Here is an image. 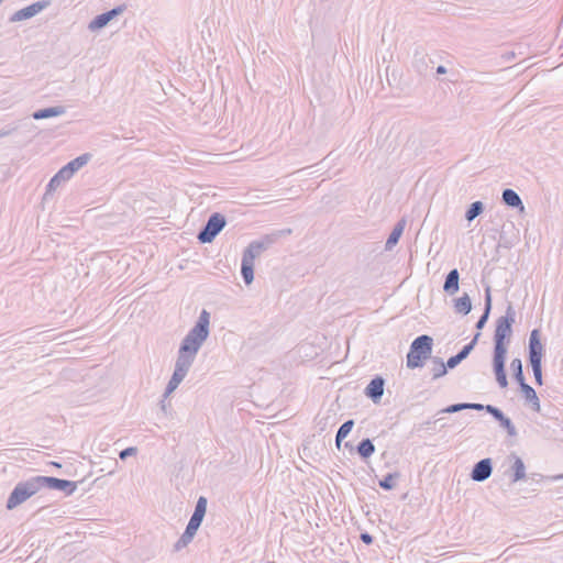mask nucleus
Returning <instances> with one entry per match:
<instances>
[{
    "instance_id": "21",
    "label": "nucleus",
    "mask_w": 563,
    "mask_h": 563,
    "mask_svg": "<svg viewBox=\"0 0 563 563\" xmlns=\"http://www.w3.org/2000/svg\"><path fill=\"white\" fill-rule=\"evenodd\" d=\"M519 386H520V389H521L526 400L532 405V408L534 410L539 411L540 410V401H539L536 390L530 385H528L526 382H522V384H520Z\"/></svg>"
},
{
    "instance_id": "48",
    "label": "nucleus",
    "mask_w": 563,
    "mask_h": 563,
    "mask_svg": "<svg viewBox=\"0 0 563 563\" xmlns=\"http://www.w3.org/2000/svg\"><path fill=\"white\" fill-rule=\"evenodd\" d=\"M456 358L462 362L463 360H465L466 357L460 353L455 354Z\"/></svg>"
},
{
    "instance_id": "12",
    "label": "nucleus",
    "mask_w": 563,
    "mask_h": 563,
    "mask_svg": "<svg viewBox=\"0 0 563 563\" xmlns=\"http://www.w3.org/2000/svg\"><path fill=\"white\" fill-rule=\"evenodd\" d=\"M48 5V1H37L25 8H22L15 11L10 16V22H20L24 20H29L36 14H38L42 10H44Z\"/></svg>"
},
{
    "instance_id": "3",
    "label": "nucleus",
    "mask_w": 563,
    "mask_h": 563,
    "mask_svg": "<svg viewBox=\"0 0 563 563\" xmlns=\"http://www.w3.org/2000/svg\"><path fill=\"white\" fill-rule=\"evenodd\" d=\"M433 339L430 335L422 334L417 336L410 344L407 353V367L410 369L419 368L424 365L432 354Z\"/></svg>"
},
{
    "instance_id": "45",
    "label": "nucleus",
    "mask_w": 563,
    "mask_h": 563,
    "mask_svg": "<svg viewBox=\"0 0 563 563\" xmlns=\"http://www.w3.org/2000/svg\"><path fill=\"white\" fill-rule=\"evenodd\" d=\"M163 398H164V399H162V400H161L159 405H161V409L166 413V412H167V408H168V407H170V405H169V404H166V401H165V399H166L167 397H164V396H163Z\"/></svg>"
},
{
    "instance_id": "10",
    "label": "nucleus",
    "mask_w": 563,
    "mask_h": 563,
    "mask_svg": "<svg viewBox=\"0 0 563 563\" xmlns=\"http://www.w3.org/2000/svg\"><path fill=\"white\" fill-rule=\"evenodd\" d=\"M124 10H125V5H118L109 11L98 14L89 22V24H88L89 31L95 32V31H98V30L107 26L111 20H113L114 18H117L118 15L123 13Z\"/></svg>"
},
{
    "instance_id": "9",
    "label": "nucleus",
    "mask_w": 563,
    "mask_h": 563,
    "mask_svg": "<svg viewBox=\"0 0 563 563\" xmlns=\"http://www.w3.org/2000/svg\"><path fill=\"white\" fill-rule=\"evenodd\" d=\"M209 324L210 313L206 309H203L200 312L196 324L189 330V332L186 335L191 336V339H196L199 342L203 343L210 333Z\"/></svg>"
},
{
    "instance_id": "36",
    "label": "nucleus",
    "mask_w": 563,
    "mask_h": 563,
    "mask_svg": "<svg viewBox=\"0 0 563 563\" xmlns=\"http://www.w3.org/2000/svg\"><path fill=\"white\" fill-rule=\"evenodd\" d=\"M479 335H481L479 333H476L475 336L473 338V340L470 343L465 344L459 353L464 355L465 357H467L470 355V353L473 351V349L475 347Z\"/></svg>"
},
{
    "instance_id": "50",
    "label": "nucleus",
    "mask_w": 563,
    "mask_h": 563,
    "mask_svg": "<svg viewBox=\"0 0 563 563\" xmlns=\"http://www.w3.org/2000/svg\"><path fill=\"white\" fill-rule=\"evenodd\" d=\"M3 0H0V4L2 3Z\"/></svg>"
},
{
    "instance_id": "19",
    "label": "nucleus",
    "mask_w": 563,
    "mask_h": 563,
    "mask_svg": "<svg viewBox=\"0 0 563 563\" xmlns=\"http://www.w3.org/2000/svg\"><path fill=\"white\" fill-rule=\"evenodd\" d=\"M65 112H66L65 107L56 106V107L38 109L33 112L32 117L35 120H43V119L63 115Z\"/></svg>"
},
{
    "instance_id": "35",
    "label": "nucleus",
    "mask_w": 563,
    "mask_h": 563,
    "mask_svg": "<svg viewBox=\"0 0 563 563\" xmlns=\"http://www.w3.org/2000/svg\"><path fill=\"white\" fill-rule=\"evenodd\" d=\"M466 409V402L453 404L440 410L438 413H455Z\"/></svg>"
},
{
    "instance_id": "5",
    "label": "nucleus",
    "mask_w": 563,
    "mask_h": 563,
    "mask_svg": "<svg viewBox=\"0 0 563 563\" xmlns=\"http://www.w3.org/2000/svg\"><path fill=\"white\" fill-rule=\"evenodd\" d=\"M40 489L41 487L38 476H34L27 481L18 483L9 495L5 505L7 509H14L15 507L24 503L26 499L35 495Z\"/></svg>"
},
{
    "instance_id": "7",
    "label": "nucleus",
    "mask_w": 563,
    "mask_h": 563,
    "mask_svg": "<svg viewBox=\"0 0 563 563\" xmlns=\"http://www.w3.org/2000/svg\"><path fill=\"white\" fill-rule=\"evenodd\" d=\"M227 219L222 213H212L205 225L199 230L197 239L200 243H211L216 236L223 230Z\"/></svg>"
},
{
    "instance_id": "30",
    "label": "nucleus",
    "mask_w": 563,
    "mask_h": 563,
    "mask_svg": "<svg viewBox=\"0 0 563 563\" xmlns=\"http://www.w3.org/2000/svg\"><path fill=\"white\" fill-rule=\"evenodd\" d=\"M400 477L398 472L388 473L383 479L378 482V485L384 490H391L396 487V481Z\"/></svg>"
},
{
    "instance_id": "28",
    "label": "nucleus",
    "mask_w": 563,
    "mask_h": 563,
    "mask_svg": "<svg viewBox=\"0 0 563 563\" xmlns=\"http://www.w3.org/2000/svg\"><path fill=\"white\" fill-rule=\"evenodd\" d=\"M484 209L485 207L482 201L478 200L472 202L465 212V219L468 222H472L474 219H476L479 214L483 213Z\"/></svg>"
},
{
    "instance_id": "47",
    "label": "nucleus",
    "mask_w": 563,
    "mask_h": 563,
    "mask_svg": "<svg viewBox=\"0 0 563 563\" xmlns=\"http://www.w3.org/2000/svg\"><path fill=\"white\" fill-rule=\"evenodd\" d=\"M505 57H506V59H507V60H510L511 58H514V57H515V53L509 52V53H507V54L505 55Z\"/></svg>"
},
{
    "instance_id": "27",
    "label": "nucleus",
    "mask_w": 563,
    "mask_h": 563,
    "mask_svg": "<svg viewBox=\"0 0 563 563\" xmlns=\"http://www.w3.org/2000/svg\"><path fill=\"white\" fill-rule=\"evenodd\" d=\"M353 427L354 421L352 419L346 420L341 424L335 434V444L338 448H340L341 442L349 435Z\"/></svg>"
},
{
    "instance_id": "6",
    "label": "nucleus",
    "mask_w": 563,
    "mask_h": 563,
    "mask_svg": "<svg viewBox=\"0 0 563 563\" xmlns=\"http://www.w3.org/2000/svg\"><path fill=\"white\" fill-rule=\"evenodd\" d=\"M196 356L178 350L174 373L165 388L164 397H168L188 374Z\"/></svg>"
},
{
    "instance_id": "11",
    "label": "nucleus",
    "mask_w": 563,
    "mask_h": 563,
    "mask_svg": "<svg viewBox=\"0 0 563 563\" xmlns=\"http://www.w3.org/2000/svg\"><path fill=\"white\" fill-rule=\"evenodd\" d=\"M529 362L542 361L544 354V346L541 342V332L539 329H533L530 332L528 343Z\"/></svg>"
},
{
    "instance_id": "20",
    "label": "nucleus",
    "mask_w": 563,
    "mask_h": 563,
    "mask_svg": "<svg viewBox=\"0 0 563 563\" xmlns=\"http://www.w3.org/2000/svg\"><path fill=\"white\" fill-rule=\"evenodd\" d=\"M490 310H492V295H490V287L487 286L485 288L484 311H483L482 316L479 317V319L477 320V322L475 324L477 330H482L485 327V324L488 321V318H489V314H490Z\"/></svg>"
},
{
    "instance_id": "1",
    "label": "nucleus",
    "mask_w": 563,
    "mask_h": 563,
    "mask_svg": "<svg viewBox=\"0 0 563 563\" xmlns=\"http://www.w3.org/2000/svg\"><path fill=\"white\" fill-rule=\"evenodd\" d=\"M277 241V234H266L261 240L252 241L243 251L241 274L246 285L254 280V262L263 252Z\"/></svg>"
},
{
    "instance_id": "22",
    "label": "nucleus",
    "mask_w": 563,
    "mask_h": 563,
    "mask_svg": "<svg viewBox=\"0 0 563 563\" xmlns=\"http://www.w3.org/2000/svg\"><path fill=\"white\" fill-rule=\"evenodd\" d=\"M454 310L456 313L466 316L472 310V300L470 296L465 292L463 296L454 299Z\"/></svg>"
},
{
    "instance_id": "33",
    "label": "nucleus",
    "mask_w": 563,
    "mask_h": 563,
    "mask_svg": "<svg viewBox=\"0 0 563 563\" xmlns=\"http://www.w3.org/2000/svg\"><path fill=\"white\" fill-rule=\"evenodd\" d=\"M529 363H530L532 372H533L536 384L541 386L543 384V379H542V361L529 362Z\"/></svg>"
},
{
    "instance_id": "42",
    "label": "nucleus",
    "mask_w": 563,
    "mask_h": 563,
    "mask_svg": "<svg viewBox=\"0 0 563 563\" xmlns=\"http://www.w3.org/2000/svg\"><path fill=\"white\" fill-rule=\"evenodd\" d=\"M437 421H438V420H435V421L428 420V421L422 422V423H420V424H418V426H415V431L420 432V431H422V430H427V429H429V427H430L432 423H437Z\"/></svg>"
},
{
    "instance_id": "38",
    "label": "nucleus",
    "mask_w": 563,
    "mask_h": 563,
    "mask_svg": "<svg viewBox=\"0 0 563 563\" xmlns=\"http://www.w3.org/2000/svg\"><path fill=\"white\" fill-rule=\"evenodd\" d=\"M202 520H203L202 518H199V517H196V516H192V515H191V517H190V519H189V522H188V525H187L186 529H188V530L194 531V532H196V533H197V531H198L199 527H200V526H201V523H202Z\"/></svg>"
},
{
    "instance_id": "13",
    "label": "nucleus",
    "mask_w": 563,
    "mask_h": 563,
    "mask_svg": "<svg viewBox=\"0 0 563 563\" xmlns=\"http://www.w3.org/2000/svg\"><path fill=\"white\" fill-rule=\"evenodd\" d=\"M493 473V461L490 457H485L474 464L471 471V478L474 482H485L490 477Z\"/></svg>"
},
{
    "instance_id": "2",
    "label": "nucleus",
    "mask_w": 563,
    "mask_h": 563,
    "mask_svg": "<svg viewBox=\"0 0 563 563\" xmlns=\"http://www.w3.org/2000/svg\"><path fill=\"white\" fill-rule=\"evenodd\" d=\"M516 321V310L511 302H508L505 316L496 320L494 332L493 354H507V345L512 335V324Z\"/></svg>"
},
{
    "instance_id": "44",
    "label": "nucleus",
    "mask_w": 563,
    "mask_h": 563,
    "mask_svg": "<svg viewBox=\"0 0 563 563\" xmlns=\"http://www.w3.org/2000/svg\"><path fill=\"white\" fill-rule=\"evenodd\" d=\"M15 130H16L15 126H7V128L0 130V139L11 135Z\"/></svg>"
},
{
    "instance_id": "29",
    "label": "nucleus",
    "mask_w": 563,
    "mask_h": 563,
    "mask_svg": "<svg viewBox=\"0 0 563 563\" xmlns=\"http://www.w3.org/2000/svg\"><path fill=\"white\" fill-rule=\"evenodd\" d=\"M510 368L512 371V376L515 380L520 385L522 382H526L523 371H522V362L520 358L516 357L510 363Z\"/></svg>"
},
{
    "instance_id": "39",
    "label": "nucleus",
    "mask_w": 563,
    "mask_h": 563,
    "mask_svg": "<svg viewBox=\"0 0 563 563\" xmlns=\"http://www.w3.org/2000/svg\"><path fill=\"white\" fill-rule=\"evenodd\" d=\"M136 452H137L136 448L130 446V448H126V449L122 450L119 453V456H120L121 460H125L128 456L135 455Z\"/></svg>"
},
{
    "instance_id": "46",
    "label": "nucleus",
    "mask_w": 563,
    "mask_h": 563,
    "mask_svg": "<svg viewBox=\"0 0 563 563\" xmlns=\"http://www.w3.org/2000/svg\"><path fill=\"white\" fill-rule=\"evenodd\" d=\"M445 73H446V68L442 65H439L437 68V74H445Z\"/></svg>"
},
{
    "instance_id": "49",
    "label": "nucleus",
    "mask_w": 563,
    "mask_h": 563,
    "mask_svg": "<svg viewBox=\"0 0 563 563\" xmlns=\"http://www.w3.org/2000/svg\"><path fill=\"white\" fill-rule=\"evenodd\" d=\"M53 465H54V466H60V464H58V463H56V462H54V463H53Z\"/></svg>"
},
{
    "instance_id": "18",
    "label": "nucleus",
    "mask_w": 563,
    "mask_h": 563,
    "mask_svg": "<svg viewBox=\"0 0 563 563\" xmlns=\"http://www.w3.org/2000/svg\"><path fill=\"white\" fill-rule=\"evenodd\" d=\"M405 225H406L405 219L399 220L395 224L393 231L390 232V234L385 243L386 251H391L397 245V243L404 232Z\"/></svg>"
},
{
    "instance_id": "43",
    "label": "nucleus",
    "mask_w": 563,
    "mask_h": 563,
    "mask_svg": "<svg viewBox=\"0 0 563 563\" xmlns=\"http://www.w3.org/2000/svg\"><path fill=\"white\" fill-rule=\"evenodd\" d=\"M360 538H361L362 542H363V543H365V544H367V545L372 544V543H373V541H374L373 536H372V534H369L368 532H363V533H361V537H360Z\"/></svg>"
},
{
    "instance_id": "23",
    "label": "nucleus",
    "mask_w": 563,
    "mask_h": 563,
    "mask_svg": "<svg viewBox=\"0 0 563 563\" xmlns=\"http://www.w3.org/2000/svg\"><path fill=\"white\" fill-rule=\"evenodd\" d=\"M202 344L198 340L186 335L180 343L179 350L196 356Z\"/></svg>"
},
{
    "instance_id": "40",
    "label": "nucleus",
    "mask_w": 563,
    "mask_h": 563,
    "mask_svg": "<svg viewBox=\"0 0 563 563\" xmlns=\"http://www.w3.org/2000/svg\"><path fill=\"white\" fill-rule=\"evenodd\" d=\"M488 405L477 404V402H466V409H473L477 411H486Z\"/></svg>"
},
{
    "instance_id": "31",
    "label": "nucleus",
    "mask_w": 563,
    "mask_h": 563,
    "mask_svg": "<svg viewBox=\"0 0 563 563\" xmlns=\"http://www.w3.org/2000/svg\"><path fill=\"white\" fill-rule=\"evenodd\" d=\"M196 532L185 529L184 533L180 536L178 541L175 543L174 548L176 551L181 550L187 547L194 539Z\"/></svg>"
},
{
    "instance_id": "8",
    "label": "nucleus",
    "mask_w": 563,
    "mask_h": 563,
    "mask_svg": "<svg viewBox=\"0 0 563 563\" xmlns=\"http://www.w3.org/2000/svg\"><path fill=\"white\" fill-rule=\"evenodd\" d=\"M38 482L41 488L47 487L49 489L60 490L64 492L67 496L74 494V492L77 489L76 482L68 479L51 476H38Z\"/></svg>"
},
{
    "instance_id": "24",
    "label": "nucleus",
    "mask_w": 563,
    "mask_h": 563,
    "mask_svg": "<svg viewBox=\"0 0 563 563\" xmlns=\"http://www.w3.org/2000/svg\"><path fill=\"white\" fill-rule=\"evenodd\" d=\"M512 456L515 459V462L511 466V470H512L511 482L517 483L519 481H522L526 477V466H525L523 461L519 456H517L515 454Z\"/></svg>"
},
{
    "instance_id": "34",
    "label": "nucleus",
    "mask_w": 563,
    "mask_h": 563,
    "mask_svg": "<svg viewBox=\"0 0 563 563\" xmlns=\"http://www.w3.org/2000/svg\"><path fill=\"white\" fill-rule=\"evenodd\" d=\"M500 427L504 428L507 431V434L509 437H516L517 430L514 426L512 421L508 417H504V419L499 422Z\"/></svg>"
},
{
    "instance_id": "26",
    "label": "nucleus",
    "mask_w": 563,
    "mask_h": 563,
    "mask_svg": "<svg viewBox=\"0 0 563 563\" xmlns=\"http://www.w3.org/2000/svg\"><path fill=\"white\" fill-rule=\"evenodd\" d=\"M357 454L363 459L367 460L373 455L375 452V445L373 444L372 440L366 438L363 439L356 446Z\"/></svg>"
},
{
    "instance_id": "16",
    "label": "nucleus",
    "mask_w": 563,
    "mask_h": 563,
    "mask_svg": "<svg viewBox=\"0 0 563 563\" xmlns=\"http://www.w3.org/2000/svg\"><path fill=\"white\" fill-rule=\"evenodd\" d=\"M501 200L508 207L517 208L521 212H523V210H525V206L522 203L520 196L514 189H510V188L504 189L503 195H501Z\"/></svg>"
},
{
    "instance_id": "4",
    "label": "nucleus",
    "mask_w": 563,
    "mask_h": 563,
    "mask_svg": "<svg viewBox=\"0 0 563 563\" xmlns=\"http://www.w3.org/2000/svg\"><path fill=\"white\" fill-rule=\"evenodd\" d=\"M91 155L86 153L63 166L48 181L43 199L49 196L60 186L62 183L69 180L76 172L84 167L90 159Z\"/></svg>"
},
{
    "instance_id": "14",
    "label": "nucleus",
    "mask_w": 563,
    "mask_h": 563,
    "mask_svg": "<svg viewBox=\"0 0 563 563\" xmlns=\"http://www.w3.org/2000/svg\"><path fill=\"white\" fill-rule=\"evenodd\" d=\"M507 354H493V371L496 377V382L500 388L508 386V379L505 369Z\"/></svg>"
},
{
    "instance_id": "15",
    "label": "nucleus",
    "mask_w": 563,
    "mask_h": 563,
    "mask_svg": "<svg viewBox=\"0 0 563 563\" xmlns=\"http://www.w3.org/2000/svg\"><path fill=\"white\" fill-rule=\"evenodd\" d=\"M385 379L382 376L374 377L365 388V395L377 404L384 394Z\"/></svg>"
},
{
    "instance_id": "32",
    "label": "nucleus",
    "mask_w": 563,
    "mask_h": 563,
    "mask_svg": "<svg viewBox=\"0 0 563 563\" xmlns=\"http://www.w3.org/2000/svg\"><path fill=\"white\" fill-rule=\"evenodd\" d=\"M207 503H208L207 498L203 496H200L196 503V507H195L192 516L203 519L206 516V511H207Z\"/></svg>"
},
{
    "instance_id": "25",
    "label": "nucleus",
    "mask_w": 563,
    "mask_h": 563,
    "mask_svg": "<svg viewBox=\"0 0 563 563\" xmlns=\"http://www.w3.org/2000/svg\"><path fill=\"white\" fill-rule=\"evenodd\" d=\"M431 373H432V379H438L448 373V368L445 363L442 361V358L438 356H431Z\"/></svg>"
},
{
    "instance_id": "41",
    "label": "nucleus",
    "mask_w": 563,
    "mask_h": 563,
    "mask_svg": "<svg viewBox=\"0 0 563 563\" xmlns=\"http://www.w3.org/2000/svg\"><path fill=\"white\" fill-rule=\"evenodd\" d=\"M461 362L456 358L455 355L449 357V360L446 361L445 365H446V368H450V369H453L455 368Z\"/></svg>"
},
{
    "instance_id": "17",
    "label": "nucleus",
    "mask_w": 563,
    "mask_h": 563,
    "mask_svg": "<svg viewBox=\"0 0 563 563\" xmlns=\"http://www.w3.org/2000/svg\"><path fill=\"white\" fill-rule=\"evenodd\" d=\"M460 273L456 268L451 269L445 276L443 290L449 295H454L460 289Z\"/></svg>"
},
{
    "instance_id": "37",
    "label": "nucleus",
    "mask_w": 563,
    "mask_h": 563,
    "mask_svg": "<svg viewBox=\"0 0 563 563\" xmlns=\"http://www.w3.org/2000/svg\"><path fill=\"white\" fill-rule=\"evenodd\" d=\"M486 412L492 415L493 418L498 422H500L505 417L504 412L493 405H488V408H486Z\"/></svg>"
}]
</instances>
